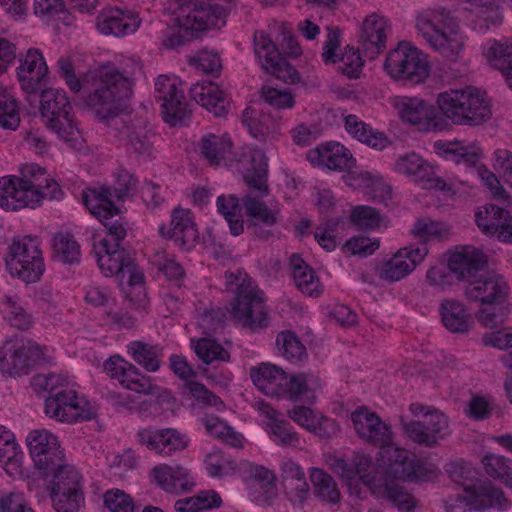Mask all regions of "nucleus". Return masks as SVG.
I'll list each match as a JSON object with an SVG mask.
<instances>
[{
  "instance_id": "1",
  "label": "nucleus",
  "mask_w": 512,
  "mask_h": 512,
  "mask_svg": "<svg viewBox=\"0 0 512 512\" xmlns=\"http://www.w3.org/2000/svg\"><path fill=\"white\" fill-rule=\"evenodd\" d=\"M141 69L138 60L124 56L101 65L90 76L95 90L86 97V107L100 120L117 117L126 109L133 94L134 77Z\"/></svg>"
},
{
  "instance_id": "2",
  "label": "nucleus",
  "mask_w": 512,
  "mask_h": 512,
  "mask_svg": "<svg viewBox=\"0 0 512 512\" xmlns=\"http://www.w3.org/2000/svg\"><path fill=\"white\" fill-rule=\"evenodd\" d=\"M196 152L211 167H235L251 189L268 194L267 159L262 150L247 146L235 152L227 133L206 132L199 139Z\"/></svg>"
},
{
  "instance_id": "3",
  "label": "nucleus",
  "mask_w": 512,
  "mask_h": 512,
  "mask_svg": "<svg viewBox=\"0 0 512 512\" xmlns=\"http://www.w3.org/2000/svg\"><path fill=\"white\" fill-rule=\"evenodd\" d=\"M20 171L21 177L0 178V208L8 211L35 208L44 198H62L59 184L38 164L26 163Z\"/></svg>"
},
{
  "instance_id": "4",
  "label": "nucleus",
  "mask_w": 512,
  "mask_h": 512,
  "mask_svg": "<svg viewBox=\"0 0 512 512\" xmlns=\"http://www.w3.org/2000/svg\"><path fill=\"white\" fill-rule=\"evenodd\" d=\"M415 28L429 48L450 61H456L464 50L466 36L460 22L444 7H428L418 11Z\"/></svg>"
},
{
  "instance_id": "5",
  "label": "nucleus",
  "mask_w": 512,
  "mask_h": 512,
  "mask_svg": "<svg viewBox=\"0 0 512 512\" xmlns=\"http://www.w3.org/2000/svg\"><path fill=\"white\" fill-rule=\"evenodd\" d=\"M436 104L446 119L459 126H479L492 117L486 92L471 85L440 92Z\"/></svg>"
},
{
  "instance_id": "6",
  "label": "nucleus",
  "mask_w": 512,
  "mask_h": 512,
  "mask_svg": "<svg viewBox=\"0 0 512 512\" xmlns=\"http://www.w3.org/2000/svg\"><path fill=\"white\" fill-rule=\"evenodd\" d=\"M226 289L235 297L231 302V315L245 328L257 330L267 325L268 313L263 292L256 282L244 271L227 273Z\"/></svg>"
},
{
  "instance_id": "7",
  "label": "nucleus",
  "mask_w": 512,
  "mask_h": 512,
  "mask_svg": "<svg viewBox=\"0 0 512 512\" xmlns=\"http://www.w3.org/2000/svg\"><path fill=\"white\" fill-rule=\"evenodd\" d=\"M164 11L175 26L187 32L220 28L227 17L226 9L210 0H167Z\"/></svg>"
},
{
  "instance_id": "8",
  "label": "nucleus",
  "mask_w": 512,
  "mask_h": 512,
  "mask_svg": "<svg viewBox=\"0 0 512 512\" xmlns=\"http://www.w3.org/2000/svg\"><path fill=\"white\" fill-rule=\"evenodd\" d=\"M384 69L391 78L412 85L424 83L431 72L427 54L406 41L388 52Z\"/></svg>"
},
{
  "instance_id": "9",
  "label": "nucleus",
  "mask_w": 512,
  "mask_h": 512,
  "mask_svg": "<svg viewBox=\"0 0 512 512\" xmlns=\"http://www.w3.org/2000/svg\"><path fill=\"white\" fill-rule=\"evenodd\" d=\"M6 267L13 277L27 283L39 280L45 270L39 238L26 235L13 239L9 246Z\"/></svg>"
},
{
  "instance_id": "10",
  "label": "nucleus",
  "mask_w": 512,
  "mask_h": 512,
  "mask_svg": "<svg viewBox=\"0 0 512 512\" xmlns=\"http://www.w3.org/2000/svg\"><path fill=\"white\" fill-rule=\"evenodd\" d=\"M40 112L45 125L66 142L77 140L78 128L73 119L72 105L66 92L49 88L41 94Z\"/></svg>"
},
{
  "instance_id": "11",
  "label": "nucleus",
  "mask_w": 512,
  "mask_h": 512,
  "mask_svg": "<svg viewBox=\"0 0 512 512\" xmlns=\"http://www.w3.org/2000/svg\"><path fill=\"white\" fill-rule=\"evenodd\" d=\"M409 410L413 416L424 418V421L402 423L405 434L413 442L434 447L451 434L449 420L441 411L421 403H412Z\"/></svg>"
},
{
  "instance_id": "12",
  "label": "nucleus",
  "mask_w": 512,
  "mask_h": 512,
  "mask_svg": "<svg viewBox=\"0 0 512 512\" xmlns=\"http://www.w3.org/2000/svg\"><path fill=\"white\" fill-rule=\"evenodd\" d=\"M51 352L31 340L8 342L0 348V371L13 377L27 374L34 365L48 362Z\"/></svg>"
},
{
  "instance_id": "13",
  "label": "nucleus",
  "mask_w": 512,
  "mask_h": 512,
  "mask_svg": "<svg viewBox=\"0 0 512 512\" xmlns=\"http://www.w3.org/2000/svg\"><path fill=\"white\" fill-rule=\"evenodd\" d=\"M50 497L57 512H79L85 498L81 475L71 465L59 466L54 472Z\"/></svg>"
},
{
  "instance_id": "14",
  "label": "nucleus",
  "mask_w": 512,
  "mask_h": 512,
  "mask_svg": "<svg viewBox=\"0 0 512 512\" xmlns=\"http://www.w3.org/2000/svg\"><path fill=\"white\" fill-rule=\"evenodd\" d=\"M45 413L60 422L76 423L91 420L96 415L95 405L79 396L74 387L51 394L45 401Z\"/></svg>"
},
{
  "instance_id": "15",
  "label": "nucleus",
  "mask_w": 512,
  "mask_h": 512,
  "mask_svg": "<svg viewBox=\"0 0 512 512\" xmlns=\"http://www.w3.org/2000/svg\"><path fill=\"white\" fill-rule=\"evenodd\" d=\"M356 434L366 443L381 449L383 458H388L397 446L393 443L391 427L367 406L357 407L350 415Z\"/></svg>"
},
{
  "instance_id": "16",
  "label": "nucleus",
  "mask_w": 512,
  "mask_h": 512,
  "mask_svg": "<svg viewBox=\"0 0 512 512\" xmlns=\"http://www.w3.org/2000/svg\"><path fill=\"white\" fill-rule=\"evenodd\" d=\"M388 457L389 473L397 479L409 482H432L441 471L436 463L427 458H418L414 453L396 447Z\"/></svg>"
},
{
  "instance_id": "17",
  "label": "nucleus",
  "mask_w": 512,
  "mask_h": 512,
  "mask_svg": "<svg viewBox=\"0 0 512 512\" xmlns=\"http://www.w3.org/2000/svg\"><path fill=\"white\" fill-rule=\"evenodd\" d=\"M155 99L160 103L163 120L176 126L190 115L180 79L159 75L155 81Z\"/></svg>"
},
{
  "instance_id": "18",
  "label": "nucleus",
  "mask_w": 512,
  "mask_h": 512,
  "mask_svg": "<svg viewBox=\"0 0 512 512\" xmlns=\"http://www.w3.org/2000/svg\"><path fill=\"white\" fill-rule=\"evenodd\" d=\"M394 171L407 176L411 181L426 189H437L445 193H456V182L445 181L435 176L433 166L415 152L399 156L393 167Z\"/></svg>"
},
{
  "instance_id": "19",
  "label": "nucleus",
  "mask_w": 512,
  "mask_h": 512,
  "mask_svg": "<svg viewBox=\"0 0 512 512\" xmlns=\"http://www.w3.org/2000/svg\"><path fill=\"white\" fill-rule=\"evenodd\" d=\"M103 370L109 378L116 380L127 390L144 395L159 393L160 388L153 383L151 377L142 374L134 364L120 355H113L105 360Z\"/></svg>"
},
{
  "instance_id": "20",
  "label": "nucleus",
  "mask_w": 512,
  "mask_h": 512,
  "mask_svg": "<svg viewBox=\"0 0 512 512\" xmlns=\"http://www.w3.org/2000/svg\"><path fill=\"white\" fill-rule=\"evenodd\" d=\"M254 53L262 68L285 82L299 80L298 72L281 56L277 46L265 31H256L253 37Z\"/></svg>"
},
{
  "instance_id": "21",
  "label": "nucleus",
  "mask_w": 512,
  "mask_h": 512,
  "mask_svg": "<svg viewBox=\"0 0 512 512\" xmlns=\"http://www.w3.org/2000/svg\"><path fill=\"white\" fill-rule=\"evenodd\" d=\"M428 252L425 244L401 248L377 268L378 276L389 282L400 281L415 270Z\"/></svg>"
},
{
  "instance_id": "22",
  "label": "nucleus",
  "mask_w": 512,
  "mask_h": 512,
  "mask_svg": "<svg viewBox=\"0 0 512 512\" xmlns=\"http://www.w3.org/2000/svg\"><path fill=\"white\" fill-rule=\"evenodd\" d=\"M255 408L264 417V429L272 442L281 447L297 448L300 446L299 433L270 404L259 401L255 403Z\"/></svg>"
},
{
  "instance_id": "23",
  "label": "nucleus",
  "mask_w": 512,
  "mask_h": 512,
  "mask_svg": "<svg viewBox=\"0 0 512 512\" xmlns=\"http://www.w3.org/2000/svg\"><path fill=\"white\" fill-rule=\"evenodd\" d=\"M19 62L16 72L21 89L28 94L37 93L44 86L49 73L42 51L29 48Z\"/></svg>"
},
{
  "instance_id": "24",
  "label": "nucleus",
  "mask_w": 512,
  "mask_h": 512,
  "mask_svg": "<svg viewBox=\"0 0 512 512\" xmlns=\"http://www.w3.org/2000/svg\"><path fill=\"white\" fill-rule=\"evenodd\" d=\"M159 233L166 239L173 240L183 249H192L199 240V232L190 209L180 206L171 212L169 227L159 226Z\"/></svg>"
},
{
  "instance_id": "25",
  "label": "nucleus",
  "mask_w": 512,
  "mask_h": 512,
  "mask_svg": "<svg viewBox=\"0 0 512 512\" xmlns=\"http://www.w3.org/2000/svg\"><path fill=\"white\" fill-rule=\"evenodd\" d=\"M280 484L293 506L303 507L310 496V486L302 466L289 457L279 463Z\"/></svg>"
},
{
  "instance_id": "26",
  "label": "nucleus",
  "mask_w": 512,
  "mask_h": 512,
  "mask_svg": "<svg viewBox=\"0 0 512 512\" xmlns=\"http://www.w3.org/2000/svg\"><path fill=\"white\" fill-rule=\"evenodd\" d=\"M25 442L31 458L40 469H49L63 456L57 437L47 429L31 430Z\"/></svg>"
},
{
  "instance_id": "27",
  "label": "nucleus",
  "mask_w": 512,
  "mask_h": 512,
  "mask_svg": "<svg viewBox=\"0 0 512 512\" xmlns=\"http://www.w3.org/2000/svg\"><path fill=\"white\" fill-rule=\"evenodd\" d=\"M306 158L314 167H322L334 171L350 170L356 165V159L350 150L336 141L322 143L310 149L306 154Z\"/></svg>"
},
{
  "instance_id": "28",
  "label": "nucleus",
  "mask_w": 512,
  "mask_h": 512,
  "mask_svg": "<svg viewBox=\"0 0 512 512\" xmlns=\"http://www.w3.org/2000/svg\"><path fill=\"white\" fill-rule=\"evenodd\" d=\"M137 441L161 456H171L177 451H182L189 443V439L185 434L172 428L160 430H153L151 428L140 429L137 432Z\"/></svg>"
},
{
  "instance_id": "29",
  "label": "nucleus",
  "mask_w": 512,
  "mask_h": 512,
  "mask_svg": "<svg viewBox=\"0 0 512 512\" xmlns=\"http://www.w3.org/2000/svg\"><path fill=\"white\" fill-rule=\"evenodd\" d=\"M510 287L506 279L498 274H490L469 282L464 294L467 299L484 304H500L507 299Z\"/></svg>"
},
{
  "instance_id": "30",
  "label": "nucleus",
  "mask_w": 512,
  "mask_h": 512,
  "mask_svg": "<svg viewBox=\"0 0 512 512\" xmlns=\"http://www.w3.org/2000/svg\"><path fill=\"white\" fill-rule=\"evenodd\" d=\"M140 24L136 13L118 7L102 9L96 19V27L100 33L116 37L135 33Z\"/></svg>"
},
{
  "instance_id": "31",
  "label": "nucleus",
  "mask_w": 512,
  "mask_h": 512,
  "mask_svg": "<svg viewBox=\"0 0 512 512\" xmlns=\"http://www.w3.org/2000/svg\"><path fill=\"white\" fill-rule=\"evenodd\" d=\"M400 118L422 131H433L437 124L434 121V108L418 97H397L394 102Z\"/></svg>"
},
{
  "instance_id": "32",
  "label": "nucleus",
  "mask_w": 512,
  "mask_h": 512,
  "mask_svg": "<svg viewBox=\"0 0 512 512\" xmlns=\"http://www.w3.org/2000/svg\"><path fill=\"white\" fill-rule=\"evenodd\" d=\"M287 415L297 425L320 438H332L339 432V425L334 419L306 406H294Z\"/></svg>"
},
{
  "instance_id": "33",
  "label": "nucleus",
  "mask_w": 512,
  "mask_h": 512,
  "mask_svg": "<svg viewBox=\"0 0 512 512\" xmlns=\"http://www.w3.org/2000/svg\"><path fill=\"white\" fill-rule=\"evenodd\" d=\"M398 480L389 473L387 467L385 479L379 485L372 486V494L378 499L389 502L400 512H413L418 501Z\"/></svg>"
},
{
  "instance_id": "34",
  "label": "nucleus",
  "mask_w": 512,
  "mask_h": 512,
  "mask_svg": "<svg viewBox=\"0 0 512 512\" xmlns=\"http://www.w3.org/2000/svg\"><path fill=\"white\" fill-rule=\"evenodd\" d=\"M93 252L105 277L119 276L130 259V255L118 243H110L107 237L95 239Z\"/></svg>"
},
{
  "instance_id": "35",
  "label": "nucleus",
  "mask_w": 512,
  "mask_h": 512,
  "mask_svg": "<svg viewBox=\"0 0 512 512\" xmlns=\"http://www.w3.org/2000/svg\"><path fill=\"white\" fill-rule=\"evenodd\" d=\"M250 377L257 389L268 397H284L288 374L276 365L262 363L250 369Z\"/></svg>"
},
{
  "instance_id": "36",
  "label": "nucleus",
  "mask_w": 512,
  "mask_h": 512,
  "mask_svg": "<svg viewBox=\"0 0 512 512\" xmlns=\"http://www.w3.org/2000/svg\"><path fill=\"white\" fill-rule=\"evenodd\" d=\"M154 481L166 492L181 494L191 491L195 486L194 479L186 468L179 465L161 464L151 470Z\"/></svg>"
},
{
  "instance_id": "37",
  "label": "nucleus",
  "mask_w": 512,
  "mask_h": 512,
  "mask_svg": "<svg viewBox=\"0 0 512 512\" xmlns=\"http://www.w3.org/2000/svg\"><path fill=\"white\" fill-rule=\"evenodd\" d=\"M190 97L215 116H224L229 109L226 92L216 83L203 81L190 88Z\"/></svg>"
},
{
  "instance_id": "38",
  "label": "nucleus",
  "mask_w": 512,
  "mask_h": 512,
  "mask_svg": "<svg viewBox=\"0 0 512 512\" xmlns=\"http://www.w3.org/2000/svg\"><path fill=\"white\" fill-rule=\"evenodd\" d=\"M447 263L450 272L461 280H467L486 265V257L481 250L465 246L451 253Z\"/></svg>"
},
{
  "instance_id": "39",
  "label": "nucleus",
  "mask_w": 512,
  "mask_h": 512,
  "mask_svg": "<svg viewBox=\"0 0 512 512\" xmlns=\"http://www.w3.org/2000/svg\"><path fill=\"white\" fill-rule=\"evenodd\" d=\"M345 131L355 140L368 147L381 151L390 145L389 138L381 131L374 129L354 114H347L343 119Z\"/></svg>"
},
{
  "instance_id": "40",
  "label": "nucleus",
  "mask_w": 512,
  "mask_h": 512,
  "mask_svg": "<svg viewBox=\"0 0 512 512\" xmlns=\"http://www.w3.org/2000/svg\"><path fill=\"white\" fill-rule=\"evenodd\" d=\"M439 312L444 327L452 333H466L474 325V318L466 305L453 298L441 301Z\"/></svg>"
},
{
  "instance_id": "41",
  "label": "nucleus",
  "mask_w": 512,
  "mask_h": 512,
  "mask_svg": "<svg viewBox=\"0 0 512 512\" xmlns=\"http://www.w3.org/2000/svg\"><path fill=\"white\" fill-rule=\"evenodd\" d=\"M242 123L249 134L259 141L275 138L279 134V121L270 113L254 107H247L243 111Z\"/></svg>"
},
{
  "instance_id": "42",
  "label": "nucleus",
  "mask_w": 512,
  "mask_h": 512,
  "mask_svg": "<svg viewBox=\"0 0 512 512\" xmlns=\"http://www.w3.org/2000/svg\"><path fill=\"white\" fill-rule=\"evenodd\" d=\"M23 458L24 453L14 433L0 425V466L9 476L21 475Z\"/></svg>"
},
{
  "instance_id": "43",
  "label": "nucleus",
  "mask_w": 512,
  "mask_h": 512,
  "mask_svg": "<svg viewBox=\"0 0 512 512\" xmlns=\"http://www.w3.org/2000/svg\"><path fill=\"white\" fill-rule=\"evenodd\" d=\"M482 53L493 68L502 72L512 89V41L490 39L482 45Z\"/></svg>"
},
{
  "instance_id": "44",
  "label": "nucleus",
  "mask_w": 512,
  "mask_h": 512,
  "mask_svg": "<svg viewBox=\"0 0 512 512\" xmlns=\"http://www.w3.org/2000/svg\"><path fill=\"white\" fill-rule=\"evenodd\" d=\"M465 492H469L470 503L474 510L493 508L501 511L507 509L510 505L502 490L491 482L466 486Z\"/></svg>"
},
{
  "instance_id": "45",
  "label": "nucleus",
  "mask_w": 512,
  "mask_h": 512,
  "mask_svg": "<svg viewBox=\"0 0 512 512\" xmlns=\"http://www.w3.org/2000/svg\"><path fill=\"white\" fill-rule=\"evenodd\" d=\"M322 390L318 376L308 373L288 375L284 397L292 401L314 402L318 392Z\"/></svg>"
},
{
  "instance_id": "46",
  "label": "nucleus",
  "mask_w": 512,
  "mask_h": 512,
  "mask_svg": "<svg viewBox=\"0 0 512 512\" xmlns=\"http://www.w3.org/2000/svg\"><path fill=\"white\" fill-rule=\"evenodd\" d=\"M113 193L109 188H89L83 192V202L87 209L100 221L108 220L118 214L119 210L113 201Z\"/></svg>"
},
{
  "instance_id": "47",
  "label": "nucleus",
  "mask_w": 512,
  "mask_h": 512,
  "mask_svg": "<svg viewBox=\"0 0 512 512\" xmlns=\"http://www.w3.org/2000/svg\"><path fill=\"white\" fill-rule=\"evenodd\" d=\"M290 266L295 285L303 294L318 297L323 293V285L319 277L299 255L293 254L291 256Z\"/></svg>"
},
{
  "instance_id": "48",
  "label": "nucleus",
  "mask_w": 512,
  "mask_h": 512,
  "mask_svg": "<svg viewBox=\"0 0 512 512\" xmlns=\"http://www.w3.org/2000/svg\"><path fill=\"white\" fill-rule=\"evenodd\" d=\"M309 477L315 497L330 507L338 506L341 502V493L335 479L323 469L312 467Z\"/></svg>"
},
{
  "instance_id": "49",
  "label": "nucleus",
  "mask_w": 512,
  "mask_h": 512,
  "mask_svg": "<svg viewBox=\"0 0 512 512\" xmlns=\"http://www.w3.org/2000/svg\"><path fill=\"white\" fill-rule=\"evenodd\" d=\"M390 33L391 24L389 20L381 14L372 13L363 21L360 38L379 53L385 48L386 39Z\"/></svg>"
},
{
  "instance_id": "50",
  "label": "nucleus",
  "mask_w": 512,
  "mask_h": 512,
  "mask_svg": "<svg viewBox=\"0 0 512 512\" xmlns=\"http://www.w3.org/2000/svg\"><path fill=\"white\" fill-rule=\"evenodd\" d=\"M57 67L60 77L65 81L69 89L74 93L82 92L81 99L86 106V97L95 90V86L90 78L93 71L85 74L82 78H78L74 72L73 62L68 56L59 57Z\"/></svg>"
},
{
  "instance_id": "51",
  "label": "nucleus",
  "mask_w": 512,
  "mask_h": 512,
  "mask_svg": "<svg viewBox=\"0 0 512 512\" xmlns=\"http://www.w3.org/2000/svg\"><path fill=\"white\" fill-rule=\"evenodd\" d=\"M127 354L144 370L156 372L160 368L162 348L143 341H132L127 345Z\"/></svg>"
},
{
  "instance_id": "52",
  "label": "nucleus",
  "mask_w": 512,
  "mask_h": 512,
  "mask_svg": "<svg viewBox=\"0 0 512 512\" xmlns=\"http://www.w3.org/2000/svg\"><path fill=\"white\" fill-rule=\"evenodd\" d=\"M205 431L212 437L220 439L225 444L234 448H243L245 438L235 431L225 421L214 415H205L200 419Z\"/></svg>"
},
{
  "instance_id": "53",
  "label": "nucleus",
  "mask_w": 512,
  "mask_h": 512,
  "mask_svg": "<svg viewBox=\"0 0 512 512\" xmlns=\"http://www.w3.org/2000/svg\"><path fill=\"white\" fill-rule=\"evenodd\" d=\"M153 268L161 272L169 281L179 282L185 277L182 265L177 262L175 256L166 250H155L149 257Z\"/></svg>"
},
{
  "instance_id": "54",
  "label": "nucleus",
  "mask_w": 512,
  "mask_h": 512,
  "mask_svg": "<svg viewBox=\"0 0 512 512\" xmlns=\"http://www.w3.org/2000/svg\"><path fill=\"white\" fill-rule=\"evenodd\" d=\"M191 347L197 357L205 364L214 362H228L229 352L218 342L210 338L192 339Z\"/></svg>"
},
{
  "instance_id": "55",
  "label": "nucleus",
  "mask_w": 512,
  "mask_h": 512,
  "mask_svg": "<svg viewBox=\"0 0 512 512\" xmlns=\"http://www.w3.org/2000/svg\"><path fill=\"white\" fill-rule=\"evenodd\" d=\"M0 313L11 326L18 329H27L31 323L30 316L21 306L19 299L15 296H1Z\"/></svg>"
},
{
  "instance_id": "56",
  "label": "nucleus",
  "mask_w": 512,
  "mask_h": 512,
  "mask_svg": "<svg viewBox=\"0 0 512 512\" xmlns=\"http://www.w3.org/2000/svg\"><path fill=\"white\" fill-rule=\"evenodd\" d=\"M346 182L349 186L374 196L378 192H384L387 188L382 176L376 171L349 172Z\"/></svg>"
},
{
  "instance_id": "57",
  "label": "nucleus",
  "mask_w": 512,
  "mask_h": 512,
  "mask_svg": "<svg viewBox=\"0 0 512 512\" xmlns=\"http://www.w3.org/2000/svg\"><path fill=\"white\" fill-rule=\"evenodd\" d=\"M276 345L280 354L292 363L307 358V351L300 339L291 331H282L277 335Z\"/></svg>"
},
{
  "instance_id": "58",
  "label": "nucleus",
  "mask_w": 512,
  "mask_h": 512,
  "mask_svg": "<svg viewBox=\"0 0 512 512\" xmlns=\"http://www.w3.org/2000/svg\"><path fill=\"white\" fill-rule=\"evenodd\" d=\"M207 474L212 478L232 475L236 471L235 461L218 448H213L204 459Z\"/></svg>"
},
{
  "instance_id": "59",
  "label": "nucleus",
  "mask_w": 512,
  "mask_h": 512,
  "mask_svg": "<svg viewBox=\"0 0 512 512\" xmlns=\"http://www.w3.org/2000/svg\"><path fill=\"white\" fill-rule=\"evenodd\" d=\"M352 464L355 473L359 476V481L362 482L372 493V486L379 485L386 477V471L380 472L372 463L371 457L365 454H356L353 456Z\"/></svg>"
},
{
  "instance_id": "60",
  "label": "nucleus",
  "mask_w": 512,
  "mask_h": 512,
  "mask_svg": "<svg viewBox=\"0 0 512 512\" xmlns=\"http://www.w3.org/2000/svg\"><path fill=\"white\" fill-rule=\"evenodd\" d=\"M508 216L510 214L506 210L494 204H488L476 212L475 218L482 232L492 236L497 233L501 224L507 221L506 217Z\"/></svg>"
},
{
  "instance_id": "61",
  "label": "nucleus",
  "mask_w": 512,
  "mask_h": 512,
  "mask_svg": "<svg viewBox=\"0 0 512 512\" xmlns=\"http://www.w3.org/2000/svg\"><path fill=\"white\" fill-rule=\"evenodd\" d=\"M20 124L19 106L15 96L5 87H0V126L16 130Z\"/></svg>"
},
{
  "instance_id": "62",
  "label": "nucleus",
  "mask_w": 512,
  "mask_h": 512,
  "mask_svg": "<svg viewBox=\"0 0 512 512\" xmlns=\"http://www.w3.org/2000/svg\"><path fill=\"white\" fill-rule=\"evenodd\" d=\"M482 464L489 476L500 479L512 488V459L503 455L489 454L483 457Z\"/></svg>"
},
{
  "instance_id": "63",
  "label": "nucleus",
  "mask_w": 512,
  "mask_h": 512,
  "mask_svg": "<svg viewBox=\"0 0 512 512\" xmlns=\"http://www.w3.org/2000/svg\"><path fill=\"white\" fill-rule=\"evenodd\" d=\"M55 257L63 263L78 262L81 256L80 246L69 233H58L53 239Z\"/></svg>"
},
{
  "instance_id": "64",
  "label": "nucleus",
  "mask_w": 512,
  "mask_h": 512,
  "mask_svg": "<svg viewBox=\"0 0 512 512\" xmlns=\"http://www.w3.org/2000/svg\"><path fill=\"white\" fill-rule=\"evenodd\" d=\"M478 310L476 317L487 328H495L507 319L511 312V304L506 300L500 304H484Z\"/></svg>"
}]
</instances>
